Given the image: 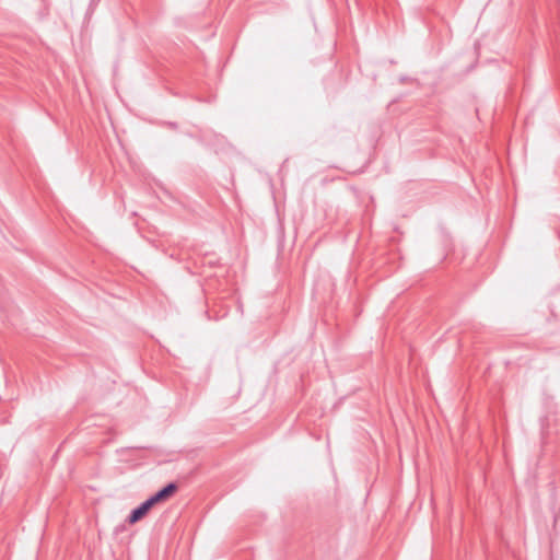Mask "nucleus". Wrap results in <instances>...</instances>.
I'll return each mask as SVG.
<instances>
[{
  "mask_svg": "<svg viewBox=\"0 0 560 560\" xmlns=\"http://www.w3.org/2000/svg\"><path fill=\"white\" fill-rule=\"evenodd\" d=\"M153 506L154 505L150 499L145 500L138 508L131 511L130 515L128 516L129 524H135L142 520Z\"/></svg>",
  "mask_w": 560,
  "mask_h": 560,
  "instance_id": "obj_1",
  "label": "nucleus"
},
{
  "mask_svg": "<svg viewBox=\"0 0 560 560\" xmlns=\"http://www.w3.org/2000/svg\"><path fill=\"white\" fill-rule=\"evenodd\" d=\"M177 491V486L176 483H168L167 486H165L163 489H161L160 491H158L155 494H153L151 498H149L151 500V502L153 503V505L160 503V502H164L166 501L167 499H170L175 492Z\"/></svg>",
  "mask_w": 560,
  "mask_h": 560,
  "instance_id": "obj_2",
  "label": "nucleus"
}]
</instances>
